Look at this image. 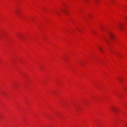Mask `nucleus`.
Masks as SVG:
<instances>
[{
	"label": "nucleus",
	"instance_id": "39448f33",
	"mask_svg": "<svg viewBox=\"0 0 127 127\" xmlns=\"http://www.w3.org/2000/svg\"><path fill=\"white\" fill-rule=\"evenodd\" d=\"M115 108H113L112 109V110L113 111V112H115Z\"/></svg>",
	"mask_w": 127,
	"mask_h": 127
},
{
	"label": "nucleus",
	"instance_id": "6e6552de",
	"mask_svg": "<svg viewBox=\"0 0 127 127\" xmlns=\"http://www.w3.org/2000/svg\"><path fill=\"white\" fill-rule=\"evenodd\" d=\"M126 19L127 20V17L126 18Z\"/></svg>",
	"mask_w": 127,
	"mask_h": 127
},
{
	"label": "nucleus",
	"instance_id": "f257e3e1",
	"mask_svg": "<svg viewBox=\"0 0 127 127\" xmlns=\"http://www.w3.org/2000/svg\"><path fill=\"white\" fill-rule=\"evenodd\" d=\"M124 25L122 23L119 24L118 25V27L119 29L121 30H122L123 29Z\"/></svg>",
	"mask_w": 127,
	"mask_h": 127
},
{
	"label": "nucleus",
	"instance_id": "7ed1b4c3",
	"mask_svg": "<svg viewBox=\"0 0 127 127\" xmlns=\"http://www.w3.org/2000/svg\"><path fill=\"white\" fill-rule=\"evenodd\" d=\"M62 11V12L65 13V14H67V13L66 12V11H65V10H64V9H62L61 10Z\"/></svg>",
	"mask_w": 127,
	"mask_h": 127
},
{
	"label": "nucleus",
	"instance_id": "20e7f679",
	"mask_svg": "<svg viewBox=\"0 0 127 127\" xmlns=\"http://www.w3.org/2000/svg\"><path fill=\"white\" fill-rule=\"evenodd\" d=\"M98 49L101 52H102V49L99 46L98 47Z\"/></svg>",
	"mask_w": 127,
	"mask_h": 127
},
{
	"label": "nucleus",
	"instance_id": "0eeeda50",
	"mask_svg": "<svg viewBox=\"0 0 127 127\" xmlns=\"http://www.w3.org/2000/svg\"><path fill=\"white\" fill-rule=\"evenodd\" d=\"M119 80H120V81H121V79H119Z\"/></svg>",
	"mask_w": 127,
	"mask_h": 127
},
{
	"label": "nucleus",
	"instance_id": "423d86ee",
	"mask_svg": "<svg viewBox=\"0 0 127 127\" xmlns=\"http://www.w3.org/2000/svg\"><path fill=\"white\" fill-rule=\"evenodd\" d=\"M95 1L97 2V0H95Z\"/></svg>",
	"mask_w": 127,
	"mask_h": 127
},
{
	"label": "nucleus",
	"instance_id": "f03ea898",
	"mask_svg": "<svg viewBox=\"0 0 127 127\" xmlns=\"http://www.w3.org/2000/svg\"><path fill=\"white\" fill-rule=\"evenodd\" d=\"M109 35L110 37L112 39H113L114 37L113 34L111 33H110L109 34Z\"/></svg>",
	"mask_w": 127,
	"mask_h": 127
},
{
	"label": "nucleus",
	"instance_id": "1a4fd4ad",
	"mask_svg": "<svg viewBox=\"0 0 127 127\" xmlns=\"http://www.w3.org/2000/svg\"><path fill=\"white\" fill-rule=\"evenodd\" d=\"M19 38H20V39H21V37H19Z\"/></svg>",
	"mask_w": 127,
	"mask_h": 127
}]
</instances>
